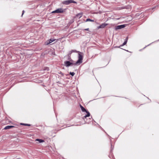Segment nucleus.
Segmentation results:
<instances>
[{
  "instance_id": "nucleus-1",
  "label": "nucleus",
  "mask_w": 159,
  "mask_h": 159,
  "mask_svg": "<svg viewBox=\"0 0 159 159\" xmlns=\"http://www.w3.org/2000/svg\"><path fill=\"white\" fill-rule=\"evenodd\" d=\"M72 52H77L78 53V60L75 63V65H79L82 62V60L83 58V53L79 51H77L75 50H73L71 51Z\"/></svg>"
},
{
  "instance_id": "nucleus-2",
  "label": "nucleus",
  "mask_w": 159,
  "mask_h": 159,
  "mask_svg": "<svg viewBox=\"0 0 159 159\" xmlns=\"http://www.w3.org/2000/svg\"><path fill=\"white\" fill-rule=\"evenodd\" d=\"M64 10L62 8H59L55 11H52V13H61L64 12Z\"/></svg>"
},
{
  "instance_id": "nucleus-3",
  "label": "nucleus",
  "mask_w": 159,
  "mask_h": 159,
  "mask_svg": "<svg viewBox=\"0 0 159 159\" xmlns=\"http://www.w3.org/2000/svg\"><path fill=\"white\" fill-rule=\"evenodd\" d=\"M71 3H76V2L75 1H74L73 0L65 1H64L63 2V4H65L66 5H68Z\"/></svg>"
},
{
  "instance_id": "nucleus-4",
  "label": "nucleus",
  "mask_w": 159,
  "mask_h": 159,
  "mask_svg": "<svg viewBox=\"0 0 159 159\" xmlns=\"http://www.w3.org/2000/svg\"><path fill=\"white\" fill-rule=\"evenodd\" d=\"M125 26V25H119L116 26L115 27V29L116 30H117L119 29H120L122 28H124Z\"/></svg>"
},
{
  "instance_id": "nucleus-5",
  "label": "nucleus",
  "mask_w": 159,
  "mask_h": 159,
  "mask_svg": "<svg viewBox=\"0 0 159 159\" xmlns=\"http://www.w3.org/2000/svg\"><path fill=\"white\" fill-rule=\"evenodd\" d=\"M64 65L66 67H68L70 66H71L72 64V63L70 62L69 61H65L64 62Z\"/></svg>"
},
{
  "instance_id": "nucleus-6",
  "label": "nucleus",
  "mask_w": 159,
  "mask_h": 159,
  "mask_svg": "<svg viewBox=\"0 0 159 159\" xmlns=\"http://www.w3.org/2000/svg\"><path fill=\"white\" fill-rule=\"evenodd\" d=\"M55 40V39H51L49 40H47L46 42H45V44L46 45H48V44L51 43L53 41H54Z\"/></svg>"
},
{
  "instance_id": "nucleus-7",
  "label": "nucleus",
  "mask_w": 159,
  "mask_h": 159,
  "mask_svg": "<svg viewBox=\"0 0 159 159\" xmlns=\"http://www.w3.org/2000/svg\"><path fill=\"white\" fill-rule=\"evenodd\" d=\"M108 24H107L106 23H103L102 24V25L99 26L98 27V29L100 28H104Z\"/></svg>"
},
{
  "instance_id": "nucleus-8",
  "label": "nucleus",
  "mask_w": 159,
  "mask_h": 159,
  "mask_svg": "<svg viewBox=\"0 0 159 159\" xmlns=\"http://www.w3.org/2000/svg\"><path fill=\"white\" fill-rule=\"evenodd\" d=\"M82 16V13H79L76 15L75 16V18L78 17L79 18H80Z\"/></svg>"
},
{
  "instance_id": "nucleus-9",
  "label": "nucleus",
  "mask_w": 159,
  "mask_h": 159,
  "mask_svg": "<svg viewBox=\"0 0 159 159\" xmlns=\"http://www.w3.org/2000/svg\"><path fill=\"white\" fill-rule=\"evenodd\" d=\"M13 127H14V126H13L8 125V126H7L6 127H5L4 128V129H11V128H13Z\"/></svg>"
},
{
  "instance_id": "nucleus-10",
  "label": "nucleus",
  "mask_w": 159,
  "mask_h": 159,
  "mask_svg": "<svg viewBox=\"0 0 159 159\" xmlns=\"http://www.w3.org/2000/svg\"><path fill=\"white\" fill-rule=\"evenodd\" d=\"M36 141H38L39 142V143H41L43 142H44V141L43 140L40 139H36L35 140Z\"/></svg>"
},
{
  "instance_id": "nucleus-11",
  "label": "nucleus",
  "mask_w": 159,
  "mask_h": 159,
  "mask_svg": "<svg viewBox=\"0 0 159 159\" xmlns=\"http://www.w3.org/2000/svg\"><path fill=\"white\" fill-rule=\"evenodd\" d=\"M80 108H81V109L82 110V111H83V112H84V111H85L86 112V109L81 105H80Z\"/></svg>"
},
{
  "instance_id": "nucleus-12",
  "label": "nucleus",
  "mask_w": 159,
  "mask_h": 159,
  "mask_svg": "<svg viewBox=\"0 0 159 159\" xmlns=\"http://www.w3.org/2000/svg\"><path fill=\"white\" fill-rule=\"evenodd\" d=\"M86 112L87 113V114L84 116V117L85 118L89 116L90 115V113L88 111H86Z\"/></svg>"
},
{
  "instance_id": "nucleus-13",
  "label": "nucleus",
  "mask_w": 159,
  "mask_h": 159,
  "mask_svg": "<svg viewBox=\"0 0 159 159\" xmlns=\"http://www.w3.org/2000/svg\"><path fill=\"white\" fill-rule=\"evenodd\" d=\"M86 22H87V21L93 22L94 21V20H91V19H86Z\"/></svg>"
},
{
  "instance_id": "nucleus-14",
  "label": "nucleus",
  "mask_w": 159,
  "mask_h": 159,
  "mask_svg": "<svg viewBox=\"0 0 159 159\" xmlns=\"http://www.w3.org/2000/svg\"><path fill=\"white\" fill-rule=\"evenodd\" d=\"M127 38L126 39L125 41V42H124V43H123V44L122 46H124V45H125L127 42Z\"/></svg>"
},
{
  "instance_id": "nucleus-15",
  "label": "nucleus",
  "mask_w": 159,
  "mask_h": 159,
  "mask_svg": "<svg viewBox=\"0 0 159 159\" xmlns=\"http://www.w3.org/2000/svg\"><path fill=\"white\" fill-rule=\"evenodd\" d=\"M70 74L72 76H73L75 75V73L74 72H70Z\"/></svg>"
},
{
  "instance_id": "nucleus-16",
  "label": "nucleus",
  "mask_w": 159,
  "mask_h": 159,
  "mask_svg": "<svg viewBox=\"0 0 159 159\" xmlns=\"http://www.w3.org/2000/svg\"><path fill=\"white\" fill-rule=\"evenodd\" d=\"M21 124V125H25L28 126H30V125L28 124Z\"/></svg>"
},
{
  "instance_id": "nucleus-17",
  "label": "nucleus",
  "mask_w": 159,
  "mask_h": 159,
  "mask_svg": "<svg viewBox=\"0 0 159 159\" xmlns=\"http://www.w3.org/2000/svg\"><path fill=\"white\" fill-rule=\"evenodd\" d=\"M45 70H49V68L48 67H46Z\"/></svg>"
},
{
  "instance_id": "nucleus-18",
  "label": "nucleus",
  "mask_w": 159,
  "mask_h": 159,
  "mask_svg": "<svg viewBox=\"0 0 159 159\" xmlns=\"http://www.w3.org/2000/svg\"><path fill=\"white\" fill-rule=\"evenodd\" d=\"M84 30H87V31H88L89 30V28H87V29H85Z\"/></svg>"
},
{
  "instance_id": "nucleus-19",
  "label": "nucleus",
  "mask_w": 159,
  "mask_h": 159,
  "mask_svg": "<svg viewBox=\"0 0 159 159\" xmlns=\"http://www.w3.org/2000/svg\"><path fill=\"white\" fill-rule=\"evenodd\" d=\"M24 13V11L23 10V13H22V16H23V15Z\"/></svg>"
}]
</instances>
